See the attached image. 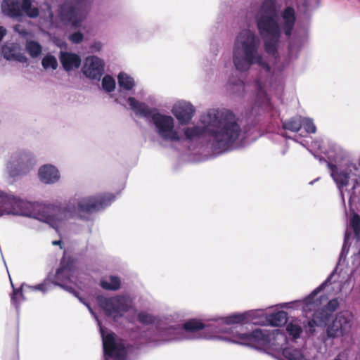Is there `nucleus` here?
Wrapping results in <instances>:
<instances>
[{"label": "nucleus", "instance_id": "1", "mask_svg": "<svg viewBox=\"0 0 360 360\" xmlns=\"http://www.w3.org/2000/svg\"><path fill=\"white\" fill-rule=\"evenodd\" d=\"M201 127L194 126L184 130L187 140L206 134L210 139L212 148L217 153L230 149L238 140L241 127L236 115L229 110L210 109L207 111Z\"/></svg>", "mask_w": 360, "mask_h": 360}, {"label": "nucleus", "instance_id": "2", "mask_svg": "<svg viewBox=\"0 0 360 360\" xmlns=\"http://www.w3.org/2000/svg\"><path fill=\"white\" fill-rule=\"evenodd\" d=\"M259 39L250 30H243L238 34L234 43L233 61L236 68L241 72L248 71L252 65L257 64L266 72L269 65L263 60L259 53Z\"/></svg>", "mask_w": 360, "mask_h": 360}, {"label": "nucleus", "instance_id": "3", "mask_svg": "<svg viewBox=\"0 0 360 360\" xmlns=\"http://www.w3.org/2000/svg\"><path fill=\"white\" fill-rule=\"evenodd\" d=\"M332 316L323 307L314 310L311 319L307 323L310 333L315 332V327H326V335L330 338L343 337L350 333L354 322V316L352 312L340 311L329 323Z\"/></svg>", "mask_w": 360, "mask_h": 360}, {"label": "nucleus", "instance_id": "4", "mask_svg": "<svg viewBox=\"0 0 360 360\" xmlns=\"http://www.w3.org/2000/svg\"><path fill=\"white\" fill-rule=\"evenodd\" d=\"M128 104L134 112L143 117H151L159 136L165 141H179L180 136L174 129V120L170 115L160 113L156 108H150L145 103L129 97Z\"/></svg>", "mask_w": 360, "mask_h": 360}, {"label": "nucleus", "instance_id": "5", "mask_svg": "<svg viewBox=\"0 0 360 360\" xmlns=\"http://www.w3.org/2000/svg\"><path fill=\"white\" fill-rule=\"evenodd\" d=\"M115 195L110 193H101L96 195L72 199L65 207L66 217L88 219L94 212H98L110 205Z\"/></svg>", "mask_w": 360, "mask_h": 360}, {"label": "nucleus", "instance_id": "6", "mask_svg": "<svg viewBox=\"0 0 360 360\" xmlns=\"http://www.w3.org/2000/svg\"><path fill=\"white\" fill-rule=\"evenodd\" d=\"M77 259L65 251L60 259L58 268L53 275H51L54 285H58L78 297V292L72 287L65 284L71 281L76 269Z\"/></svg>", "mask_w": 360, "mask_h": 360}, {"label": "nucleus", "instance_id": "7", "mask_svg": "<svg viewBox=\"0 0 360 360\" xmlns=\"http://www.w3.org/2000/svg\"><path fill=\"white\" fill-rule=\"evenodd\" d=\"M4 13L12 18H21L24 15L30 18H37L39 15V9L32 4V0H3Z\"/></svg>", "mask_w": 360, "mask_h": 360}, {"label": "nucleus", "instance_id": "8", "mask_svg": "<svg viewBox=\"0 0 360 360\" xmlns=\"http://www.w3.org/2000/svg\"><path fill=\"white\" fill-rule=\"evenodd\" d=\"M91 0H69L60 8L62 20L71 22L75 27L80 26Z\"/></svg>", "mask_w": 360, "mask_h": 360}, {"label": "nucleus", "instance_id": "9", "mask_svg": "<svg viewBox=\"0 0 360 360\" xmlns=\"http://www.w3.org/2000/svg\"><path fill=\"white\" fill-rule=\"evenodd\" d=\"M97 302L99 307L105 311V315L114 319L121 317L130 308L128 299L122 295L111 297L98 296Z\"/></svg>", "mask_w": 360, "mask_h": 360}, {"label": "nucleus", "instance_id": "10", "mask_svg": "<svg viewBox=\"0 0 360 360\" xmlns=\"http://www.w3.org/2000/svg\"><path fill=\"white\" fill-rule=\"evenodd\" d=\"M13 158L7 167L11 177L26 174L34 164V158L29 152H18Z\"/></svg>", "mask_w": 360, "mask_h": 360}, {"label": "nucleus", "instance_id": "11", "mask_svg": "<svg viewBox=\"0 0 360 360\" xmlns=\"http://www.w3.org/2000/svg\"><path fill=\"white\" fill-rule=\"evenodd\" d=\"M103 351L105 356L116 360H125L127 349L122 342H116L114 333L107 334L103 338Z\"/></svg>", "mask_w": 360, "mask_h": 360}, {"label": "nucleus", "instance_id": "12", "mask_svg": "<svg viewBox=\"0 0 360 360\" xmlns=\"http://www.w3.org/2000/svg\"><path fill=\"white\" fill-rule=\"evenodd\" d=\"M257 27L262 39L281 37L279 25L274 16L260 15L257 20Z\"/></svg>", "mask_w": 360, "mask_h": 360}, {"label": "nucleus", "instance_id": "13", "mask_svg": "<svg viewBox=\"0 0 360 360\" xmlns=\"http://www.w3.org/2000/svg\"><path fill=\"white\" fill-rule=\"evenodd\" d=\"M242 345L258 347L269 341V333L266 330L255 329L250 333H238L236 335Z\"/></svg>", "mask_w": 360, "mask_h": 360}, {"label": "nucleus", "instance_id": "14", "mask_svg": "<svg viewBox=\"0 0 360 360\" xmlns=\"http://www.w3.org/2000/svg\"><path fill=\"white\" fill-rule=\"evenodd\" d=\"M82 71L87 77L99 80L104 71V63L97 56L87 57Z\"/></svg>", "mask_w": 360, "mask_h": 360}, {"label": "nucleus", "instance_id": "15", "mask_svg": "<svg viewBox=\"0 0 360 360\" xmlns=\"http://www.w3.org/2000/svg\"><path fill=\"white\" fill-rule=\"evenodd\" d=\"M172 113L181 125L187 124L192 120L195 109L190 103L179 102L172 109Z\"/></svg>", "mask_w": 360, "mask_h": 360}, {"label": "nucleus", "instance_id": "16", "mask_svg": "<svg viewBox=\"0 0 360 360\" xmlns=\"http://www.w3.org/2000/svg\"><path fill=\"white\" fill-rule=\"evenodd\" d=\"M20 204V200L13 196L8 195L0 191V209L4 214H18L16 207Z\"/></svg>", "mask_w": 360, "mask_h": 360}, {"label": "nucleus", "instance_id": "17", "mask_svg": "<svg viewBox=\"0 0 360 360\" xmlns=\"http://www.w3.org/2000/svg\"><path fill=\"white\" fill-rule=\"evenodd\" d=\"M333 274H331L328 278L323 282L319 287L314 289L308 296L303 300L305 310H316L315 308L321 304V301L316 299L317 295L323 290L330 282Z\"/></svg>", "mask_w": 360, "mask_h": 360}, {"label": "nucleus", "instance_id": "18", "mask_svg": "<svg viewBox=\"0 0 360 360\" xmlns=\"http://www.w3.org/2000/svg\"><path fill=\"white\" fill-rule=\"evenodd\" d=\"M40 180L45 184H54L60 179L58 169L51 165L41 166L39 170Z\"/></svg>", "mask_w": 360, "mask_h": 360}, {"label": "nucleus", "instance_id": "19", "mask_svg": "<svg viewBox=\"0 0 360 360\" xmlns=\"http://www.w3.org/2000/svg\"><path fill=\"white\" fill-rule=\"evenodd\" d=\"M281 16L283 20V32L287 37H290L296 22L295 9L292 6H287L283 11Z\"/></svg>", "mask_w": 360, "mask_h": 360}, {"label": "nucleus", "instance_id": "20", "mask_svg": "<svg viewBox=\"0 0 360 360\" xmlns=\"http://www.w3.org/2000/svg\"><path fill=\"white\" fill-rule=\"evenodd\" d=\"M60 63L66 71L78 68L81 65L80 57L72 53L61 52L60 55Z\"/></svg>", "mask_w": 360, "mask_h": 360}, {"label": "nucleus", "instance_id": "21", "mask_svg": "<svg viewBox=\"0 0 360 360\" xmlns=\"http://www.w3.org/2000/svg\"><path fill=\"white\" fill-rule=\"evenodd\" d=\"M328 167L331 171V176L339 188L349 184V174L347 172L340 171L335 165L330 163L328 164Z\"/></svg>", "mask_w": 360, "mask_h": 360}, {"label": "nucleus", "instance_id": "22", "mask_svg": "<svg viewBox=\"0 0 360 360\" xmlns=\"http://www.w3.org/2000/svg\"><path fill=\"white\" fill-rule=\"evenodd\" d=\"M255 86L257 91L256 100L259 105L267 108L270 105V98L265 90V85L260 79L255 81Z\"/></svg>", "mask_w": 360, "mask_h": 360}, {"label": "nucleus", "instance_id": "23", "mask_svg": "<svg viewBox=\"0 0 360 360\" xmlns=\"http://www.w3.org/2000/svg\"><path fill=\"white\" fill-rule=\"evenodd\" d=\"M288 321V314L284 311H278L266 316V321L269 326L281 327L284 326Z\"/></svg>", "mask_w": 360, "mask_h": 360}, {"label": "nucleus", "instance_id": "24", "mask_svg": "<svg viewBox=\"0 0 360 360\" xmlns=\"http://www.w3.org/2000/svg\"><path fill=\"white\" fill-rule=\"evenodd\" d=\"M281 37H270L263 39L265 51L273 56L278 55V46Z\"/></svg>", "mask_w": 360, "mask_h": 360}, {"label": "nucleus", "instance_id": "25", "mask_svg": "<svg viewBox=\"0 0 360 360\" xmlns=\"http://www.w3.org/2000/svg\"><path fill=\"white\" fill-rule=\"evenodd\" d=\"M100 286L105 290L116 291L121 287V281L117 276H110L108 278V281L101 280Z\"/></svg>", "mask_w": 360, "mask_h": 360}, {"label": "nucleus", "instance_id": "26", "mask_svg": "<svg viewBox=\"0 0 360 360\" xmlns=\"http://www.w3.org/2000/svg\"><path fill=\"white\" fill-rule=\"evenodd\" d=\"M118 85L126 91L131 90L135 86L134 79L124 72H121L117 76Z\"/></svg>", "mask_w": 360, "mask_h": 360}, {"label": "nucleus", "instance_id": "27", "mask_svg": "<svg viewBox=\"0 0 360 360\" xmlns=\"http://www.w3.org/2000/svg\"><path fill=\"white\" fill-rule=\"evenodd\" d=\"M205 327V323L195 319L187 321L182 326V328L188 333H196L204 329Z\"/></svg>", "mask_w": 360, "mask_h": 360}, {"label": "nucleus", "instance_id": "28", "mask_svg": "<svg viewBox=\"0 0 360 360\" xmlns=\"http://www.w3.org/2000/svg\"><path fill=\"white\" fill-rule=\"evenodd\" d=\"M282 354L288 360H307L302 352L294 347L284 348Z\"/></svg>", "mask_w": 360, "mask_h": 360}, {"label": "nucleus", "instance_id": "29", "mask_svg": "<svg viewBox=\"0 0 360 360\" xmlns=\"http://www.w3.org/2000/svg\"><path fill=\"white\" fill-rule=\"evenodd\" d=\"M261 15L276 17V0H264L261 6Z\"/></svg>", "mask_w": 360, "mask_h": 360}, {"label": "nucleus", "instance_id": "30", "mask_svg": "<svg viewBox=\"0 0 360 360\" xmlns=\"http://www.w3.org/2000/svg\"><path fill=\"white\" fill-rule=\"evenodd\" d=\"M282 127L285 130L297 132L302 127V122L300 117H292L289 120L283 122Z\"/></svg>", "mask_w": 360, "mask_h": 360}, {"label": "nucleus", "instance_id": "31", "mask_svg": "<svg viewBox=\"0 0 360 360\" xmlns=\"http://www.w3.org/2000/svg\"><path fill=\"white\" fill-rule=\"evenodd\" d=\"M25 49L29 55L34 58L40 56L42 51V47L40 44L33 40L27 41Z\"/></svg>", "mask_w": 360, "mask_h": 360}, {"label": "nucleus", "instance_id": "32", "mask_svg": "<svg viewBox=\"0 0 360 360\" xmlns=\"http://www.w3.org/2000/svg\"><path fill=\"white\" fill-rule=\"evenodd\" d=\"M2 54L4 58L8 60L23 61L25 59L20 53H17L14 48L8 46H5L2 48Z\"/></svg>", "mask_w": 360, "mask_h": 360}, {"label": "nucleus", "instance_id": "33", "mask_svg": "<svg viewBox=\"0 0 360 360\" xmlns=\"http://www.w3.org/2000/svg\"><path fill=\"white\" fill-rule=\"evenodd\" d=\"M54 285V283L52 281V278L51 274H49L46 278H45L42 283L37 284L36 285L30 286V288L32 290H39L43 293L46 292L49 290H50L52 285Z\"/></svg>", "mask_w": 360, "mask_h": 360}, {"label": "nucleus", "instance_id": "34", "mask_svg": "<svg viewBox=\"0 0 360 360\" xmlns=\"http://www.w3.org/2000/svg\"><path fill=\"white\" fill-rule=\"evenodd\" d=\"M115 81L112 76L106 75L103 77L102 79V87L106 92L110 93L113 91L115 89Z\"/></svg>", "mask_w": 360, "mask_h": 360}, {"label": "nucleus", "instance_id": "35", "mask_svg": "<svg viewBox=\"0 0 360 360\" xmlns=\"http://www.w3.org/2000/svg\"><path fill=\"white\" fill-rule=\"evenodd\" d=\"M245 321H248L247 314H233L225 319V322L227 324L241 323Z\"/></svg>", "mask_w": 360, "mask_h": 360}, {"label": "nucleus", "instance_id": "36", "mask_svg": "<svg viewBox=\"0 0 360 360\" xmlns=\"http://www.w3.org/2000/svg\"><path fill=\"white\" fill-rule=\"evenodd\" d=\"M137 319L143 325H151L155 322V317L153 315L144 311L137 314Z\"/></svg>", "mask_w": 360, "mask_h": 360}, {"label": "nucleus", "instance_id": "37", "mask_svg": "<svg viewBox=\"0 0 360 360\" xmlns=\"http://www.w3.org/2000/svg\"><path fill=\"white\" fill-rule=\"evenodd\" d=\"M350 226L356 237L360 240V216L354 213L350 219Z\"/></svg>", "mask_w": 360, "mask_h": 360}, {"label": "nucleus", "instance_id": "38", "mask_svg": "<svg viewBox=\"0 0 360 360\" xmlns=\"http://www.w3.org/2000/svg\"><path fill=\"white\" fill-rule=\"evenodd\" d=\"M41 64L45 69L51 68L53 70H56L58 67V62L56 58L51 55L46 56L42 59Z\"/></svg>", "mask_w": 360, "mask_h": 360}, {"label": "nucleus", "instance_id": "39", "mask_svg": "<svg viewBox=\"0 0 360 360\" xmlns=\"http://www.w3.org/2000/svg\"><path fill=\"white\" fill-rule=\"evenodd\" d=\"M286 330L289 335L295 339L300 338L302 332V328L299 325L292 323H290L287 325Z\"/></svg>", "mask_w": 360, "mask_h": 360}, {"label": "nucleus", "instance_id": "40", "mask_svg": "<svg viewBox=\"0 0 360 360\" xmlns=\"http://www.w3.org/2000/svg\"><path fill=\"white\" fill-rule=\"evenodd\" d=\"M339 307L340 301L338 298H333L322 307L333 316V313L339 308Z\"/></svg>", "mask_w": 360, "mask_h": 360}, {"label": "nucleus", "instance_id": "41", "mask_svg": "<svg viewBox=\"0 0 360 360\" xmlns=\"http://www.w3.org/2000/svg\"><path fill=\"white\" fill-rule=\"evenodd\" d=\"M11 285H12L13 290V292L11 294V300L12 303L15 306L18 307L19 304L18 297H22L23 298L22 287H20L19 288H15L13 284L11 283Z\"/></svg>", "mask_w": 360, "mask_h": 360}, {"label": "nucleus", "instance_id": "42", "mask_svg": "<svg viewBox=\"0 0 360 360\" xmlns=\"http://www.w3.org/2000/svg\"><path fill=\"white\" fill-rule=\"evenodd\" d=\"M302 126L307 133L314 134L316 131L315 124L310 119H304L302 122Z\"/></svg>", "mask_w": 360, "mask_h": 360}, {"label": "nucleus", "instance_id": "43", "mask_svg": "<svg viewBox=\"0 0 360 360\" xmlns=\"http://www.w3.org/2000/svg\"><path fill=\"white\" fill-rule=\"evenodd\" d=\"M84 35L80 32H76L70 35L69 39L75 44H79L82 41Z\"/></svg>", "mask_w": 360, "mask_h": 360}, {"label": "nucleus", "instance_id": "44", "mask_svg": "<svg viewBox=\"0 0 360 360\" xmlns=\"http://www.w3.org/2000/svg\"><path fill=\"white\" fill-rule=\"evenodd\" d=\"M102 48V44L99 41L95 42L90 46L91 51H99Z\"/></svg>", "mask_w": 360, "mask_h": 360}, {"label": "nucleus", "instance_id": "45", "mask_svg": "<svg viewBox=\"0 0 360 360\" xmlns=\"http://www.w3.org/2000/svg\"><path fill=\"white\" fill-rule=\"evenodd\" d=\"M6 34V30L2 26H0V41L2 40L4 35Z\"/></svg>", "mask_w": 360, "mask_h": 360}, {"label": "nucleus", "instance_id": "46", "mask_svg": "<svg viewBox=\"0 0 360 360\" xmlns=\"http://www.w3.org/2000/svg\"><path fill=\"white\" fill-rule=\"evenodd\" d=\"M53 245H60V248H62V241L60 240H53L52 241Z\"/></svg>", "mask_w": 360, "mask_h": 360}, {"label": "nucleus", "instance_id": "47", "mask_svg": "<svg viewBox=\"0 0 360 360\" xmlns=\"http://www.w3.org/2000/svg\"><path fill=\"white\" fill-rule=\"evenodd\" d=\"M238 84H240V86H244V83L243 81L241 80H238Z\"/></svg>", "mask_w": 360, "mask_h": 360}, {"label": "nucleus", "instance_id": "48", "mask_svg": "<svg viewBox=\"0 0 360 360\" xmlns=\"http://www.w3.org/2000/svg\"><path fill=\"white\" fill-rule=\"evenodd\" d=\"M12 360H19V358H18V355L16 356H15L13 358V359H12Z\"/></svg>", "mask_w": 360, "mask_h": 360}, {"label": "nucleus", "instance_id": "49", "mask_svg": "<svg viewBox=\"0 0 360 360\" xmlns=\"http://www.w3.org/2000/svg\"><path fill=\"white\" fill-rule=\"evenodd\" d=\"M3 215H4V212H2L1 210L0 209V217H1V216H3Z\"/></svg>", "mask_w": 360, "mask_h": 360}]
</instances>
